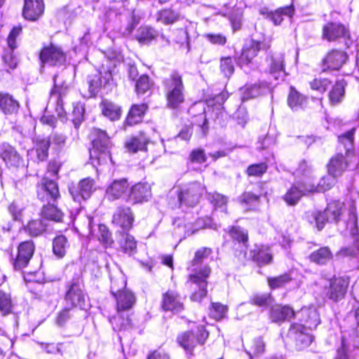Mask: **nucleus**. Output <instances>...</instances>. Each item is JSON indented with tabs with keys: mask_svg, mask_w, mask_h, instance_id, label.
I'll list each match as a JSON object with an SVG mask.
<instances>
[{
	"mask_svg": "<svg viewBox=\"0 0 359 359\" xmlns=\"http://www.w3.org/2000/svg\"><path fill=\"white\" fill-rule=\"evenodd\" d=\"M211 253L212 250L208 248L198 250L188 267V270L191 271L188 283L191 285L192 290L198 287V291L194 292L191 296L192 301H201L207 294V278L211 273V269L208 265L201 266V264Z\"/></svg>",
	"mask_w": 359,
	"mask_h": 359,
	"instance_id": "obj_1",
	"label": "nucleus"
},
{
	"mask_svg": "<svg viewBox=\"0 0 359 359\" xmlns=\"http://www.w3.org/2000/svg\"><path fill=\"white\" fill-rule=\"evenodd\" d=\"M93 147L90 149V158L92 163L96 162L98 165L107 164L112 161L110 147L111 142L106 132L97 128L92 132Z\"/></svg>",
	"mask_w": 359,
	"mask_h": 359,
	"instance_id": "obj_2",
	"label": "nucleus"
},
{
	"mask_svg": "<svg viewBox=\"0 0 359 359\" xmlns=\"http://www.w3.org/2000/svg\"><path fill=\"white\" fill-rule=\"evenodd\" d=\"M126 281L122 277L113 278L111 280V293L116 301L118 311H130L135 304L134 294L126 289Z\"/></svg>",
	"mask_w": 359,
	"mask_h": 359,
	"instance_id": "obj_3",
	"label": "nucleus"
},
{
	"mask_svg": "<svg viewBox=\"0 0 359 359\" xmlns=\"http://www.w3.org/2000/svg\"><path fill=\"white\" fill-rule=\"evenodd\" d=\"M163 85L168 105L173 109L177 107L184 100L182 75L177 72H172L165 79Z\"/></svg>",
	"mask_w": 359,
	"mask_h": 359,
	"instance_id": "obj_4",
	"label": "nucleus"
},
{
	"mask_svg": "<svg viewBox=\"0 0 359 359\" xmlns=\"http://www.w3.org/2000/svg\"><path fill=\"white\" fill-rule=\"evenodd\" d=\"M348 218L346 222L347 229H349L350 234L353 237V245L351 248H346L339 252V255L356 257L359 255L358 245V229L357 226L358 218L356 215V208L353 201L348 203Z\"/></svg>",
	"mask_w": 359,
	"mask_h": 359,
	"instance_id": "obj_5",
	"label": "nucleus"
},
{
	"mask_svg": "<svg viewBox=\"0 0 359 359\" xmlns=\"http://www.w3.org/2000/svg\"><path fill=\"white\" fill-rule=\"evenodd\" d=\"M204 190L205 188L201 183L194 182L184 185L178 195L180 204L189 207L195 206L199 202Z\"/></svg>",
	"mask_w": 359,
	"mask_h": 359,
	"instance_id": "obj_6",
	"label": "nucleus"
},
{
	"mask_svg": "<svg viewBox=\"0 0 359 359\" xmlns=\"http://www.w3.org/2000/svg\"><path fill=\"white\" fill-rule=\"evenodd\" d=\"M37 196L42 202L55 203L60 196L57 184L48 178H43L37 187Z\"/></svg>",
	"mask_w": 359,
	"mask_h": 359,
	"instance_id": "obj_7",
	"label": "nucleus"
},
{
	"mask_svg": "<svg viewBox=\"0 0 359 359\" xmlns=\"http://www.w3.org/2000/svg\"><path fill=\"white\" fill-rule=\"evenodd\" d=\"M95 189V182L90 177L84 178L77 184L69 187L73 200L79 203L88 199Z\"/></svg>",
	"mask_w": 359,
	"mask_h": 359,
	"instance_id": "obj_8",
	"label": "nucleus"
},
{
	"mask_svg": "<svg viewBox=\"0 0 359 359\" xmlns=\"http://www.w3.org/2000/svg\"><path fill=\"white\" fill-rule=\"evenodd\" d=\"M322 38L329 42L350 38L348 29L339 22H328L322 28Z\"/></svg>",
	"mask_w": 359,
	"mask_h": 359,
	"instance_id": "obj_9",
	"label": "nucleus"
},
{
	"mask_svg": "<svg viewBox=\"0 0 359 359\" xmlns=\"http://www.w3.org/2000/svg\"><path fill=\"white\" fill-rule=\"evenodd\" d=\"M209 333L203 326L198 327L196 336L193 332H187L178 337V342L187 352L191 353L197 344H204Z\"/></svg>",
	"mask_w": 359,
	"mask_h": 359,
	"instance_id": "obj_10",
	"label": "nucleus"
},
{
	"mask_svg": "<svg viewBox=\"0 0 359 359\" xmlns=\"http://www.w3.org/2000/svg\"><path fill=\"white\" fill-rule=\"evenodd\" d=\"M308 330L302 324L297 323L291 325L289 329L288 336L294 341L295 346L299 350L308 347L313 341V336Z\"/></svg>",
	"mask_w": 359,
	"mask_h": 359,
	"instance_id": "obj_11",
	"label": "nucleus"
},
{
	"mask_svg": "<svg viewBox=\"0 0 359 359\" xmlns=\"http://www.w3.org/2000/svg\"><path fill=\"white\" fill-rule=\"evenodd\" d=\"M34 252V245L32 241L21 243L18 248L17 256L13 262L15 270H21L29 263Z\"/></svg>",
	"mask_w": 359,
	"mask_h": 359,
	"instance_id": "obj_12",
	"label": "nucleus"
},
{
	"mask_svg": "<svg viewBox=\"0 0 359 359\" xmlns=\"http://www.w3.org/2000/svg\"><path fill=\"white\" fill-rule=\"evenodd\" d=\"M309 194L312 192L308 190V184L298 181L290 187L283 196V199L288 205H295L304 196Z\"/></svg>",
	"mask_w": 359,
	"mask_h": 359,
	"instance_id": "obj_13",
	"label": "nucleus"
},
{
	"mask_svg": "<svg viewBox=\"0 0 359 359\" xmlns=\"http://www.w3.org/2000/svg\"><path fill=\"white\" fill-rule=\"evenodd\" d=\"M40 59L49 65H60L65 62L66 56L60 48L51 45L41 50Z\"/></svg>",
	"mask_w": 359,
	"mask_h": 359,
	"instance_id": "obj_14",
	"label": "nucleus"
},
{
	"mask_svg": "<svg viewBox=\"0 0 359 359\" xmlns=\"http://www.w3.org/2000/svg\"><path fill=\"white\" fill-rule=\"evenodd\" d=\"M270 74L275 80H283L285 76L284 56L280 53H274L267 58Z\"/></svg>",
	"mask_w": 359,
	"mask_h": 359,
	"instance_id": "obj_15",
	"label": "nucleus"
},
{
	"mask_svg": "<svg viewBox=\"0 0 359 359\" xmlns=\"http://www.w3.org/2000/svg\"><path fill=\"white\" fill-rule=\"evenodd\" d=\"M44 8L43 0H24L22 15L26 20L36 21L43 14Z\"/></svg>",
	"mask_w": 359,
	"mask_h": 359,
	"instance_id": "obj_16",
	"label": "nucleus"
},
{
	"mask_svg": "<svg viewBox=\"0 0 359 359\" xmlns=\"http://www.w3.org/2000/svg\"><path fill=\"white\" fill-rule=\"evenodd\" d=\"M348 282L343 278H334L329 282V287L326 289V296L333 301L337 302L342 299L346 292Z\"/></svg>",
	"mask_w": 359,
	"mask_h": 359,
	"instance_id": "obj_17",
	"label": "nucleus"
},
{
	"mask_svg": "<svg viewBox=\"0 0 359 359\" xmlns=\"http://www.w3.org/2000/svg\"><path fill=\"white\" fill-rule=\"evenodd\" d=\"M297 315L304 323L303 326L309 330L316 328L320 322L319 313L314 306L303 307Z\"/></svg>",
	"mask_w": 359,
	"mask_h": 359,
	"instance_id": "obj_18",
	"label": "nucleus"
},
{
	"mask_svg": "<svg viewBox=\"0 0 359 359\" xmlns=\"http://www.w3.org/2000/svg\"><path fill=\"white\" fill-rule=\"evenodd\" d=\"M151 196V187L147 183H137L130 189L128 201L133 204L147 201Z\"/></svg>",
	"mask_w": 359,
	"mask_h": 359,
	"instance_id": "obj_19",
	"label": "nucleus"
},
{
	"mask_svg": "<svg viewBox=\"0 0 359 359\" xmlns=\"http://www.w3.org/2000/svg\"><path fill=\"white\" fill-rule=\"evenodd\" d=\"M347 59L346 52L334 49L327 54L323 63L328 69L338 70L346 63Z\"/></svg>",
	"mask_w": 359,
	"mask_h": 359,
	"instance_id": "obj_20",
	"label": "nucleus"
},
{
	"mask_svg": "<svg viewBox=\"0 0 359 359\" xmlns=\"http://www.w3.org/2000/svg\"><path fill=\"white\" fill-rule=\"evenodd\" d=\"M133 216L128 208H118L113 216V223L123 230L131 228L133 222Z\"/></svg>",
	"mask_w": 359,
	"mask_h": 359,
	"instance_id": "obj_21",
	"label": "nucleus"
},
{
	"mask_svg": "<svg viewBox=\"0 0 359 359\" xmlns=\"http://www.w3.org/2000/svg\"><path fill=\"white\" fill-rule=\"evenodd\" d=\"M294 316V311L289 306L276 305L270 311L271 320L278 324L290 320Z\"/></svg>",
	"mask_w": 359,
	"mask_h": 359,
	"instance_id": "obj_22",
	"label": "nucleus"
},
{
	"mask_svg": "<svg viewBox=\"0 0 359 359\" xmlns=\"http://www.w3.org/2000/svg\"><path fill=\"white\" fill-rule=\"evenodd\" d=\"M129 184L126 179L114 180L106 190V198L109 201L120 198L128 189Z\"/></svg>",
	"mask_w": 359,
	"mask_h": 359,
	"instance_id": "obj_23",
	"label": "nucleus"
},
{
	"mask_svg": "<svg viewBox=\"0 0 359 359\" xmlns=\"http://www.w3.org/2000/svg\"><path fill=\"white\" fill-rule=\"evenodd\" d=\"M0 156L8 166L18 167L20 164L21 158L19 154L8 144L4 143L1 146Z\"/></svg>",
	"mask_w": 359,
	"mask_h": 359,
	"instance_id": "obj_24",
	"label": "nucleus"
},
{
	"mask_svg": "<svg viewBox=\"0 0 359 359\" xmlns=\"http://www.w3.org/2000/svg\"><path fill=\"white\" fill-rule=\"evenodd\" d=\"M260 14L271 20L275 25H280L283 19V15L292 17L294 13L292 6L280 8L274 12L269 11L267 8H262Z\"/></svg>",
	"mask_w": 359,
	"mask_h": 359,
	"instance_id": "obj_25",
	"label": "nucleus"
},
{
	"mask_svg": "<svg viewBox=\"0 0 359 359\" xmlns=\"http://www.w3.org/2000/svg\"><path fill=\"white\" fill-rule=\"evenodd\" d=\"M54 87L51 90V98L55 97L57 101L56 111L58 114L64 111L62 97L65 95L67 92L68 86L65 83H60L58 81V76L55 75L53 77Z\"/></svg>",
	"mask_w": 359,
	"mask_h": 359,
	"instance_id": "obj_26",
	"label": "nucleus"
},
{
	"mask_svg": "<svg viewBox=\"0 0 359 359\" xmlns=\"http://www.w3.org/2000/svg\"><path fill=\"white\" fill-rule=\"evenodd\" d=\"M149 141L145 134L140 133L126 140L125 148L130 153H136L138 151L145 150Z\"/></svg>",
	"mask_w": 359,
	"mask_h": 359,
	"instance_id": "obj_27",
	"label": "nucleus"
},
{
	"mask_svg": "<svg viewBox=\"0 0 359 359\" xmlns=\"http://www.w3.org/2000/svg\"><path fill=\"white\" fill-rule=\"evenodd\" d=\"M162 308L165 311L179 312L183 309L177 293L175 291H168L163 295Z\"/></svg>",
	"mask_w": 359,
	"mask_h": 359,
	"instance_id": "obj_28",
	"label": "nucleus"
},
{
	"mask_svg": "<svg viewBox=\"0 0 359 359\" xmlns=\"http://www.w3.org/2000/svg\"><path fill=\"white\" fill-rule=\"evenodd\" d=\"M66 301L73 306L82 308L84 306L85 297L81 286L78 283H73L67 292Z\"/></svg>",
	"mask_w": 359,
	"mask_h": 359,
	"instance_id": "obj_29",
	"label": "nucleus"
},
{
	"mask_svg": "<svg viewBox=\"0 0 359 359\" xmlns=\"http://www.w3.org/2000/svg\"><path fill=\"white\" fill-rule=\"evenodd\" d=\"M345 205L340 201H334L330 203L325 209L327 220L330 222H339L345 212Z\"/></svg>",
	"mask_w": 359,
	"mask_h": 359,
	"instance_id": "obj_30",
	"label": "nucleus"
},
{
	"mask_svg": "<svg viewBox=\"0 0 359 359\" xmlns=\"http://www.w3.org/2000/svg\"><path fill=\"white\" fill-rule=\"evenodd\" d=\"M269 85L266 82H259L253 85L246 86L241 89L242 100H248L250 98L257 97L269 90Z\"/></svg>",
	"mask_w": 359,
	"mask_h": 359,
	"instance_id": "obj_31",
	"label": "nucleus"
},
{
	"mask_svg": "<svg viewBox=\"0 0 359 359\" xmlns=\"http://www.w3.org/2000/svg\"><path fill=\"white\" fill-rule=\"evenodd\" d=\"M20 104L11 95L0 93V109L6 114L17 113Z\"/></svg>",
	"mask_w": 359,
	"mask_h": 359,
	"instance_id": "obj_32",
	"label": "nucleus"
},
{
	"mask_svg": "<svg viewBox=\"0 0 359 359\" xmlns=\"http://www.w3.org/2000/svg\"><path fill=\"white\" fill-rule=\"evenodd\" d=\"M348 163L344 160L342 154H337L334 156L330 161L328 165V172L335 177L340 176L346 169Z\"/></svg>",
	"mask_w": 359,
	"mask_h": 359,
	"instance_id": "obj_33",
	"label": "nucleus"
},
{
	"mask_svg": "<svg viewBox=\"0 0 359 359\" xmlns=\"http://www.w3.org/2000/svg\"><path fill=\"white\" fill-rule=\"evenodd\" d=\"M336 177L330 174L322 177L317 185L311 182L308 184V190L311 191L312 194L324 192L331 189L336 182Z\"/></svg>",
	"mask_w": 359,
	"mask_h": 359,
	"instance_id": "obj_34",
	"label": "nucleus"
},
{
	"mask_svg": "<svg viewBox=\"0 0 359 359\" xmlns=\"http://www.w3.org/2000/svg\"><path fill=\"white\" fill-rule=\"evenodd\" d=\"M41 215L44 219L59 222L62 221L64 215L62 212L54 205V203H50L43 205L41 210Z\"/></svg>",
	"mask_w": 359,
	"mask_h": 359,
	"instance_id": "obj_35",
	"label": "nucleus"
},
{
	"mask_svg": "<svg viewBox=\"0 0 359 359\" xmlns=\"http://www.w3.org/2000/svg\"><path fill=\"white\" fill-rule=\"evenodd\" d=\"M186 223L184 224L185 235L191 236L199 229L205 228L209 225V219L198 218L195 221L191 219L189 215L185 216Z\"/></svg>",
	"mask_w": 359,
	"mask_h": 359,
	"instance_id": "obj_36",
	"label": "nucleus"
},
{
	"mask_svg": "<svg viewBox=\"0 0 359 359\" xmlns=\"http://www.w3.org/2000/svg\"><path fill=\"white\" fill-rule=\"evenodd\" d=\"M109 320L113 326L114 330H121L130 326V319L126 311H118L116 310V314L111 316Z\"/></svg>",
	"mask_w": 359,
	"mask_h": 359,
	"instance_id": "obj_37",
	"label": "nucleus"
},
{
	"mask_svg": "<svg viewBox=\"0 0 359 359\" xmlns=\"http://www.w3.org/2000/svg\"><path fill=\"white\" fill-rule=\"evenodd\" d=\"M332 258V253L328 247H323L309 255L311 262L318 264H326Z\"/></svg>",
	"mask_w": 359,
	"mask_h": 359,
	"instance_id": "obj_38",
	"label": "nucleus"
},
{
	"mask_svg": "<svg viewBox=\"0 0 359 359\" xmlns=\"http://www.w3.org/2000/svg\"><path fill=\"white\" fill-rule=\"evenodd\" d=\"M147 108L144 104L133 105L126 119L127 123L133 126L140 122Z\"/></svg>",
	"mask_w": 359,
	"mask_h": 359,
	"instance_id": "obj_39",
	"label": "nucleus"
},
{
	"mask_svg": "<svg viewBox=\"0 0 359 359\" xmlns=\"http://www.w3.org/2000/svg\"><path fill=\"white\" fill-rule=\"evenodd\" d=\"M172 41L178 45L179 48H185L187 52L189 51V37L184 29L180 28L173 31Z\"/></svg>",
	"mask_w": 359,
	"mask_h": 359,
	"instance_id": "obj_40",
	"label": "nucleus"
},
{
	"mask_svg": "<svg viewBox=\"0 0 359 359\" xmlns=\"http://www.w3.org/2000/svg\"><path fill=\"white\" fill-rule=\"evenodd\" d=\"M306 99L304 96L298 93L294 88H290V94L287 98V102L290 107L297 111L304 107Z\"/></svg>",
	"mask_w": 359,
	"mask_h": 359,
	"instance_id": "obj_41",
	"label": "nucleus"
},
{
	"mask_svg": "<svg viewBox=\"0 0 359 359\" xmlns=\"http://www.w3.org/2000/svg\"><path fill=\"white\" fill-rule=\"evenodd\" d=\"M252 258L259 265H266L272 262L273 256L269 248L262 246L255 251Z\"/></svg>",
	"mask_w": 359,
	"mask_h": 359,
	"instance_id": "obj_42",
	"label": "nucleus"
},
{
	"mask_svg": "<svg viewBox=\"0 0 359 359\" xmlns=\"http://www.w3.org/2000/svg\"><path fill=\"white\" fill-rule=\"evenodd\" d=\"M180 18V13L172 9L166 8L163 9L158 13V21L163 23L164 25L173 24Z\"/></svg>",
	"mask_w": 359,
	"mask_h": 359,
	"instance_id": "obj_43",
	"label": "nucleus"
},
{
	"mask_svg": "<svg viewBox=\"0 0 359 359\" xmlns=\"http://www.w3.org/2000/svg\"><path fill=\"white\" fill-rule=\"evenodd\" d=\"M355 128L347 131L344 134L339 135L338 139L341 144L344 146L346 150V154L348 157L353 151V135Z\"/></svg>",
	"mask_w": 359,
	"mask_h": 359,
	"instance_id": "obj_44",
	"label": "nucleus"
},
{
	"mask_svg": "<svg viewBox=\"0 0 359 359\" xmlns=\"http://www.w3.org/2000/svg\"><path fill=\"white\" fill-rule=\"evenodd\" d=\"M261 48L260 42L252 40L250 46L243 49L241 60H245L247 62H250L251 60L257 55Z\"/></svg>",
	"mask_w": 359,
	"mask_h": 359,
	"instance_id": "obj_45",
	"label": "nucleus"
},
{
	"mask_svg": "<svg viewBox=\"0 0 359 359\" xmlns=\"http://www.w3.org/2000/svg\"><path fill=\"white\" fill-rule=\"evenodd\" d=\"M226 15L231 21L233 29L234 31L239 29L242 24V8L236 6L233 8L231 11H229Z\"/></svg>",
	"mask_w": 359,
	"mask_h": 359,
	"instance_id": "obj_46",
	"label": "nucleus"
},
{
	"mask_svg": "<svg viewBox=\"0 0 359 359\" xmlns=\"http://www.w3.org/2000/svg\"><path fill=\"white\" fill-rule=\"evenodd\" d=\"M295 173L297 177H302L299 182H305L306 184L311 183L313 178V170L306 161H302L299 163Z\"/></svg>",
	"mask_w": 359,
	"mask_h": 359,
	"instance_id": "obj_47",
	"label": "nucleus"
},
{
	"mask_svg": "<svg viewBox=\"0 0 359 359\" xmlns=\"http://www.w3.org/2000/svg\"><path fill=\"white\" fill-rule=\"evenodd\" d=\"M102 114L110 120L114 121L119 118L121 109L117 105L110 102L104 101L102 104Z\"/></svg>",
	"mask_w": 359,
	"mask_h": 359,
	"instance_id": "obj_48",
	"label": "nucleus"
},
{
	"mask_svg": "<svg viewBox=\"0 0 359 359\" xmlns=\"http://www.w3.org/2000/svg\"><path fill=\"white\" fill-rule=\"evenodd\" d=\"M67 248V240L65 236L60 235L54 238L53 242V250L58 257H62L65 255Z\"/></svg>",
	"mask_w": 359,
	"mask_h": 359,
	"instance_id": "obj_49",
	"label": "nucleus"
},
{
	"mask_svg": "<svg viewBox=\"0 0 359 359\" xmlns=\"http://www.w3.org/2000/svg\"><path fill=\"white\" fill-rule=\"evenodd\" d=\"M13 302L11 294L0 290V312L2 315H7L12 311Z\"/></svg>",
	"mask_w": 359,
	"mask_h": 359,
	"instance_id": "obj_50",
	"label": "nucleus"
},
{
	"mask_svg": "<svg viewBox=\"0 0 359 359\" xmlns=\"http://www.w3.org/2000/svg\"><path fill=\"white\" fill-rule=\"evenodd\" d=\"M85 109L81 102L74 103L72 111V123L76 129H78L83 121Z\"/></svg>",
	"mask_w": 359,
	"mask_h": 359,
	"instance_id": "obj_51",
	"label": "nucleus"
},
{
	"mask_svg": "<svg viewBox=\"0 0 359 359\" xmlns=\"http://www.w3.org/2000/svg\"><path fill=\"white\" fill-rule=\"evenodd\" d=\"M292 280L289 273H284L276 277H269L267 283L270 288L276 289L283 287Z\"/></svg>",
	"mask_w": 359,
	"mask_h": 359,
	"instance_id": "obj_52",
	"label": "nucleus"
},
{
	"mask_svg": "<svg viewBox=\"0 0 359 359\" xmlns=\"http://www.w3.org/2000/svg\"><path fill=\"white\" fill-rule=\"evenodd\" d=\"M344 83L342 81L337 82L330 93V102L334 104L340 102L344 97Z\"/></svg>",
	"mask_w": 359,
	"mask_h": 359,
	"instance_id": "obj_53",
	"label": "nucleus"
},
{
	"mask_svg": "<svg viewBox=\"0 0 359 359\" xmlns=\"http://www.w3.org/2000/svg\"><path fill=\"white\" fill-rule=\"evenodd\" d=\"M121 246L123 252L129 255L135 252L137 248V244L134 237L129 234L123 236Z\"/></svg>",
	"mask_w": 359,
	"mask_h": 359,
	"instance_id": "obj_54",
	"label": "nucleus"
},
{
	"mask_svg": "<svg viewBox=\"0 0 359 359\" xmlns=\"http://www.w3.org/2000/svg\"><path fill=\"white\" fill-rule=\"evenodd\" d=\"M155 31L148 27H141L137 32L136 39L140 43H149L155 38Z\"/></svg>",
	"mask_w": 359,
	"mask_h": 359,
	"instance_id": "obj_55",
	"label": "nucleus"
},
{
	"mask_svg": "<svg viewBox=\"0 0 359 359\" xmlns=\"http://www.w3.org/2000/svg\"><path fill=\"white\" fill-rule=\"evenodd\" d=\"M66 140L67 137L65 135L57 131L52 133L48 137L50 145H52L53 149L55 150L63 148L65 144Z\"/></svg>",
	"mask_w": 359,
	"mask_h": 359,
	"instance_id": "obj_56",
	"label": "nucleus"
},
{
	"mask_svg": "<svg viewBox=\"0 0 359 359\" xmlns=\"http://www.w3.org/2000/svg\"><path fill=\"white\" fill-rule=\"evenodd\" d=\"M50 146V143L48 139H41L37 141L36 144V150L38 158L40 161H44L47 158Z\"/></svg>",
	"mask_w": 359,
	"mask_h": 359,
	"instance_id": "obj_57",
	"label": "nucleus"
},
{
	"mask_svg": "<svg viewBox=\"0 0 359 359\" xmlns=\"http://www.w3.org/2000/svg\"><path fill=\"white\" fill-rule=\"evenodd\" d=\"M228 311V307L221 303H212L210 310V316L215 320L224 318Z\"/></svg>",
	"mask_w": 359,
	"mask_h": 359,
	"instance_id": "obj_58",
	"label": "nucleus"
},
{
	"mask_svg": "<svg viewBox=\"0 0 359 359\" xmlns=\"http://www.w3.org/2000/svg\"><path fill=\"white\" fill-rule=\"evenodd\" d=\"M46 225L41 220H32L27 226V230L32 236H37L46 230Z\"/></svg>",
	"mask_w": 359,
	"mask_h": 359,
	"instance_id": "obj_59",
	"label": "nucleus"
},
{
	"mask_svg": "<svg viewBox=\"0 0 359 359\" xmlns=\"http://www.w3.org/2000/svg\"><path fill=\"white\" fill-rule=\"evenodd\" d=\"M140 17L135 13V12H132L127 16V25L125 28L123 29L122 32L124 35L130 34L135 27L140 23Z\"/></svg>",
	"mask_w": 359,
	"mask_h": 359,
	"instance_id": "obj_60",
	"label": "nucleus"
},
{
	"mask_svg": "<svg viewBox=\"0 0 359 359\" xmlns=\"http://www.w3.org/2000/svg\"><path fill=\"white\" fill-rule=\"evenodd\" d=\"M151 83L147 75L141 76L136 82V92L138 95L145 94L151 88Z\"/></svg>",
	"mask_w": 359,
	"mask_h": 359,
	"instance_id": "obj_61",
	"label": "nucleus"
},
{
	"mask_svg": "<svg viewBox=\"0 0 359 359\" xmlns=\"http://www.w3.org/2000/svg\"><path fill=\"white\" fill-rule=\"evenodd\" d=\"M203 38L216 46H224L227 41L226 36L221 33H206L203 34Z\"/></svg>",
	"mask_w": 359,
	"mask_h": 359,
	"instance_id": "obj_62",
	"label": "nucleus"
},
{
	"mask_svg": "<svg viewBox=\"0 0 359 359\" xmlns=\"http://www.w3.org/2000/svg\"><path fill=\"white\" fill-rule=\"evenodd\" d=\"M75 311V310L72 309H64L61 310L57 313L55 318L56 324L60 327L65 325L66 323L74 316Z\"/></svg>",
	"mask_w": 359,
	"mask_h": 359,
	"instance_id": "obj_63",
	"label": "nucleus"
},
{
	"mask_svg": "<svg viewBox=\"0 0 359 359\" xmlns=\"http://www.w3.org/2000/svg\"><path fill=\"white\" fill-rule=\"evenodd\" d=\"M267 170V165L265 163L252 164L250 165L246 172L249 176L261 177Z\"/></svg>",
	"mask_w": 359,
	"mask_h": 359,
	"instance_id": "obj_64",
	"label": "nucleus"
}]
</instances>
